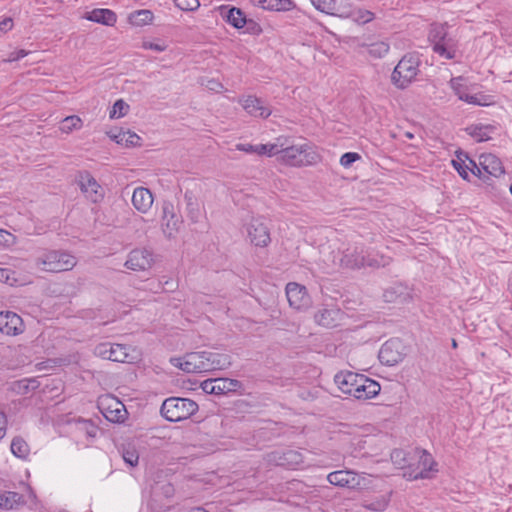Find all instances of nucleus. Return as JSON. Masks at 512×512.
Wrapping results in <instances>:
<instances>
[{"instance_id":"63","label":"nucleus","mask_w":512,"mask_h":512,"mask_svg":"<svg viewBox=\"0 0 512 512\" xmlns=\"http://www.w3.org/2000/svg\"><path fill=\"white\" fill-rule=\"evenodd\" d=\"M237 149L239 151H243L246 153H255L257 154L258 151V145H252V144H238Z\"/></svg>"},{"instance_id":"56","label":"nucleus","mask_w":512,"mask_h":512,"mask_svg":"<svg viewBox=\"0 0 512 512\" xmlns=\"http://www.w3.org/2000/svg\"><path fill=\"white\" fill-rule=\"evenodd\" d=\"M286 489L291 492H303L306 489V485L300 480L293 479L286 482Z\"/></svg>"},{"instance_id":"61","label":"nucleus","mask_w":512,"mask_h":512,"mask_svg":"<svg viewBox=\"0 0 512 512\" xmlns=\"http://www.w3.org/2000/svg\"><path fill=\"white\" fill-rule=\"evenodd\" d=\"M207 354L208 351H202L203 358L201 360L202 365H200L201 373L212 372V369L210 368V363L207 359Z\"/></svg>"},{"instance_id":"46","label":"nucleus","mask_w":512,"mask_h":512,"mask_svg":"<svg viewBox=\"0 0 512 512\" xmlns=\"http://www.w3.org/2000/svg\"><path fill=\"white\" fill-rule=\"evenodd\" d=\"M38 386H39V382L36 379L25 378V379L16 381L14 383L13 389L16 390L18 393L26 394L29 391H33V390L37 389Z\"/></svg>"},{"instance_id":"41","label":"nucleus","mask_w":512,"mask_h":512,"mask_svg":"<svg viewBox=\"0 0 512 512\" xmlns=\"http://www.w3.org/2000/svg\"><path fill=\"white\" fill-rule=\"evenodd\" d=\"M83 125L82 119L77 115L65 117L59 126V130L63 133H71L74 130H79Z\"/></svg>"},{"instance_id":"1","label":"nucleus","mask_w":512,"mask_h":512,"mask_svg":"<svg viewBox=\"0 0 512 512\" xmlns=\"http://www.w3.org/2000/svg\"><path fill=\"white\" fill-rule=\"evenodd\" d=\"M334 382L346 395L357 400H367L377 396L381 390L380 384L359 373L340 371L334 376Z\"/></svg>"},{"instance_id":"55","label":"nucleus","mask_w":512,"mask_h":512,"mask_svg":"<svg viewBox=\"0 0 512 512\" xmlns=\"http://www.w3.org/2000/svg\"><path fill=\"white\" fill-rule=\"evenodd\" d=\"M202 390L207 394L219 395V391H215L217 388V378L207 379L201 383Z\"/></svg>"},{"instance_id":"44","label":"nucleus","mask_w":512,"mask_h":512,"mask_svg":"<svg viewBox=\"0 0 512 512\" xmlns=\"http://www.w3.org/2000/svg\"><path fill=\"white\" fill-rule=\"evenodd\" d=\"M110 353L109 354V360L113 362H121L124 363L127 361L128 358V348L125 345L122 344H111L109 347Z\"/></svg>"},{"instance_id":"53","label":"nucleus","mask_w":512,"mask_h":512,"mask_svg":"<svg viewBox=\"0 0 512 512\" xmlns=\"http://www.w3.org/2000/svg\"><path fill=\"white\" fill-rule=\"evenodd\" d=\"M312 5L320 12L330 15L333 0H310Z\"/></svg>"},{"instance_id":"37","label":"nucleus","mask_w":512,"mask_h":512,"mask_svg":"<svg viewBox=\"0 0 512 512\" xmlns=\"http://www.w3.org/2000/svg\"><path fill=\"white\" fill-rule=\"evenodd\" d=\"M119 452L122 456V459L128 466L136 467L138 465L139 453L133 444H131V443L123 444L119 448Z\"/></svg>"},{"instance_id":"60","label":"nucleus","mask_w":512,"mask_h":512,"mask_svg":"<svg viewBox=\"0 0 512 512\" xmlns=\"http://www.w3.org/2000/svg\"><path fill=\"white\" fill-rule=\"evenodd\" d=\"M469 161V168L468 170L475 176L481 178V168H480V165L478 166L477 163L475 162V160L471 159L469 157V159H467Z\"/></svg>"},{"instance_id":"62","label":"nucleus","mask_w":512,"mask_h":512,"mask_svg":"<svg viewBox=\"0 0 512 512\" xmlns=\"http://www.w3.org/2000/svg\"><path fill=\"white\" fill-rule=\"evenodd\" d=\"M27 54H28V52L24 49H19V50L13 51L10 54L8 61H10V62L18 61V60L24 58L25 56H27Z\"/></svg>"},{"instance_id":"14","label":"nucleus","mask_w":512,"mask_h":512,"mask_svg":"<svg viewBox=\"0 0 512 512\" xmlns=\"http://www.w3.org/2000/svg\"><path fill=\"white\" fill-rule=\"evenodd\" d=\"M154 263V254L146 248H136L130 251L124 263L127 269L133 271H145L150 269Z\"/></svg>"},{"instance_id":"33","label":"nucleus","mask_w":512,"mask_h":512,"mask_svg":"<svg viewBox=\"0 0 512 512\" xmlns=\"http://www.w3.org/2000/svg\"><path fill=\"white\" fill-rule=\"evenodd\" d=\"M484 164L487 167V175L493 177H500L505 173L504 166L501 160L494 154H483Z\"/></svg>"},{"instance_id":"32","label":"nucleus","mask_w":512,"mask_h":512,"mask_svg":"<svg viewBox=\"0 0 512 512\" xmlns=\"http://www.w3.org/2000/svg\"><path fill=\"white\" fill-rule=\"evenodd\" d=\"M465 130L477 142H484L490 139L489 133L494 132L495 127L492 125L473 124Z\"/></svg>"},{"instance_id":"2","label":"nucleus","mask_w":512,"mask_h":512,"mask_svg":"<svg viewBox=\"0 0 512 512\" xmlns=\"http://www.w3.org/2000/svg\"><path fill=\"white\" fill-rule=\"evenodd\" d=\"M322 157L316 147L310 143L280 147L278 161L291 167L313 166L321 162Z\"/></svg>"},{"instance_id":"19","label":"nucleus","mask_w":512,"mask_h":512,"mask_svg":"<svg viewBox=\"0 0 512 512\" xmlns=\"http://www.w3.org/2000/svg\"><path fill=\"white\" fill-rule=\"evenodd\" d=\"M327 480L330 484L354 489L359 486L358 475L349 470H338L328 474Z\"/></svg>"},{"instance_id":"29","label":"nucleus","mask_w":512,"mask_h":512,"mask_svg":"<svg viewBox=\"0 0 512 512\" xmlns=\"http://www.w3.org/2000/svg\"><path fill=\"white\" fill-rule=\"evenodd\" d=\"M184 200L186 203L187 217L191 220V222L197 223L199 221L201 212L196 196L192 191L186 190L184 193Z\"/></svg>"},{"instance_id":"26","label":"nucleus","mask_w":512,"mask_h":512,"mask_svg":"<svg viewBox=\"0 0 512 512\" xmlns=\"http://www.w3.org/2000/svg\"><path fill=\"white\" fill-rule=\"evenodd\" d=\"M384 300L386 302H399L404 303L411 298L410 292L406 286L401 284H395L387 288L383 293Z\"/></svg>"},{"instance_id":"27","label":"nucleus","mask_w":512,"mask_h":512,"mask_svg":"<svg viewBox=\"0 0 512 512\" xmlns=\"http://www.w3.org/2000/svg\"><path fill=\"white\" fill-rule=\"evenodd\" d=\"M252 4L269 11H289L294 7L292 0H251Z\"/></svg>"},{"instance_id":"20","label":"nucleus","mask_w":512,"mask_h":512,"mask_svg":"<svg viewBox=\"0 0 512 512\" xmlns=\"http://www.w3.org/2000/svg\"><path fill=\"white\" fill-rule=\"evenodd\" d=\"M219 12L221 17L235 29L244 28L246 15L242 9L235 6L221 5L219 7Z\"/></svg>"},{"instance_id":"23","label":"nucleus","mask_w":512,"mask_h":512,"mask_svg":"<svg viewBox=\"0 0 512 512\" xmlns=\"http://www.w3.org/2000/svg\"><path fill=\"white\" fill-rule=\"evenodd\" d=\"M132 204L137 211L147 213L153 204L151 191L145 187L135 188L132 195Z\"/></svg>"},{"instance_id":"10","label":"nucleus","mask_w":512,"mask_h":512,"mask_svg":"<svg viewBox=\"0 0 512 512\" xmlns=\"http://www.w3.org/2000/svg\"><path fill=\"white\" fill-rule=\"evenodd\" d=\"M248 238L255 247L264 248L271 242L270 228L263 217H253L246 227Z\"/></svg>"},{"instance_id":"30","label":"nucleus","mask_w":512,"mask_h":512,"mask_svg":"<svg viewBox=\"0 0 512 512\" xmlns=\"http://www.w3.org/2000/svg\"><path fill=\"white\" fill-rule=\"evenodd\" d=\"M207 359L212 371L227 369L232 361L231 356L226 353L208 351Z\"/></svg>"},{"instance_id":"25","label":"nucleus","mask_w":512,"mask_h":512,"mask_svg":"<svg viewBox=\"0 0 512 512\" xmlns=\"http://www.w3.org/2000/svg\"><path fill=\"white\" fill-rule=\"evenodd\" d=\"M215 391H219V395H228L231 393L244 395L245 386L240 380L237 379L217 378V388Z\"/></svg>"},{"instance_id":"6","label":"nucleus","mask_w":512,"mask_h":512,"mask_svg":"<svg viewBox=\"0 0 512 512\" xmlns=\"http://www.w3.org/2000/svg\"><path fill=\"white\" fill-rule=\"evenodd\" d=\"M42 270L47 272H62L71 270L76 265V258L66 251L48 250L36 260Z\"/></svg>"},{"instance_id":"7","label":"nucleus","mask_w":512,"mask_h":512,"mask_svg":"<svg viewBox=\"0 0 512 512\" xmlns=\"http://www.w3.org/2000/svg\"><path fill=\"white\" fill-rule=\"evenodd\" d=\"M265 460L270 465L296 469L304 463V456L299 450L286 447L266 453Z\"/></svg>"},{"instance_id":"31","label":"nucleus","mask_w":512,"mask_h":512,"mask_svg":"<svg viewBox=\"0 0 512 512\" xmlns=\"http://www.w3.org/2000/svg\"><path fill=\"white\" fill-rule=\"evenodd\" d=\"M25 503L24 496L18 492L7 491L0 495V508L5 510H12L19 505Z\"/></svg>"},{"instance_id":"43","label":"nucleus","mask_w":512,"mask_h":512,"mask_svg":"<svg viewBox=\"0 0 512 512\" xmlns=\"http://www.w3.org/2000/svg\"><path fill=\"white\" fill-rule=\"evenodd\" d=\"M76 428L79 433L84 434L87 438H95L98 433V427L92 420L80 418L76 421Z\"/></svg>"},{"instance_id":"59","label":"nucleus","mask_w":512,"mask_h":512,"mask_svg":"<svg viewBox=\"0 0 512 512\" xmlns=\"http://www.w3.org/2000/svg\"><path fill=\"white\" fill-rule=\"evenodd\" d=\"M13 28V20L10 17L0 21V35L7 33Z\"/></svg>"},{"instance_id":"36","label":"nucleus","mask_w":512,"mask_h":512,"mask_svg":"<svg viewBox=\"0 0 512 512\" xmlns=\"http://www.w3.org/2000/svg\"><path fill=\"white\" fill-rule=\"evenodd\" d=\"M202 358V351L187 353L185 355L183 371L186 373H201L200 365H202Z\"/></svg>"},{"instance_id":"21","label":"nucleus","mask_w":512,"mask_h":512,"mask_svg":"<svg viewBox=\"0 0 512 512\" xmlns=\"http://www.w3.org/2000/svg\"><path fill=\"white\" fill-rule=\"evenodd\" d=\"M363 255L364 246H355L352 249H347L343 252L340 258V265L347 269H361L363 268Z\"/></svg>"},{"instance_id":"24","label":"nucleus","mask_w":512,"mask_h":512,"mask_svg":"<svg viewBox=\"0 0 512 512\" xmlns=\"http://www.w3.org/2000/svg\"><path fill=\"white\" fill-rule=\"evenodd\" d=\"M85 19L106 26H114L117 22V15L107 8H95L86 13Z\"/></svg>"},{"instance_id":"45","label":"nucleus","mask_w":512,"mask_h":512,"mask_svg":"<svg viewBox=\"0 0 512 512\" xmlns=\"http://www.w3.org/2000/svg\"><path fill=\"white\" fill-rule=\"evenodd\" d=\"M281 138L277 139L276 143H268V144H259L258 145V155H267L271 156H279L280 147L283 146V143H280Z\"/></svg>"},{"instance_id":"17","label":"nucleus","mask_w":512,"mask_h":512,"mask_svg":"<svg viewBox=\"0 0 512 512\" xmlns=\"http://www.w3.org/2000/svg\"><path fill=\"white\" fill-rule=\"evenodd\" d=\"M24 331L22 318L12 311L0 312V332L9 336H16Z\"/></svg>"},{"instance_id":"16","label":"nucleus","mask_w":512,"mask_h":512,"mask_svg":"<svg viewBox=\"0 0 512 512\" xmlns=\"http://www.w3.org/2000/svg\"><path fill=\"white\" fill-rule=\"evenodd\" d=\"M344 312L334 306H325L319 309L315 315L314 319L317 324L326 327V328H334L340 325L341 321L344 319Z\"/></svg>"},{"instance_id":"12","label":"nucleus","mask_w":512,"mask_h":512,"mask_svg":"<svg viewBox=\"0 0 512 512\" xmlns=\"http://www.w3.org/2000/svg\"><path fill=\"white\" fill-rule=\"evenodd\" d=\"M463 80L464 78L459 76L452 78L449 82L450 87L461 101L477 106H487L491 103V97L483 93L468 95V87L462 83Z\"/></svg>"},{"instance_id":"38","label":"nucleus","mask_w":512,"mask_h":512,"mask_svg":"<svg viewBox=\"0 0 512 512\" xmlns=\"http://www.w3.org/2000/svg\"><path fill=\"white\" fill-rule=\"evenodd\" d=\"M154 15L152 11L142 9L134 11L129 15V21L134 26H144L152 22Z\"/></svg>"},{"instance_id":"50","label":"nucleus","mask_w":512,"mask_h":512,"mask_svg":"<svg viewBox=\"0 0 512 512\" xmlns=\"http://www.w3.org/2000/svg\"><path fill=\"white\" fill-rule=\"evenodd\" d=\"M244 28L246 33L254 36H259L263 32V29L258 22H256L254 19H250L247 17Z\"/></svg>"},{"instance_id":"51","label":"nucleus","mask_w":512,"mask_h":512,"mask_svg":"<svg viewBox=\"0 0 512 512\" xmlns=\"http://www.w3.org/2000/svg\"><path fill=\"white\" fill-rule=\"evenodd\" d=\"M361 158L360 154L356 152H346L340 158V164L344 168H349L352 164Z\"/></svg>"},{"instance_id":"39","label":"nucleus","mask_w":512,"mask_h":512,"mask_svg":"<svg viewBox=\"0 0 512 512\" xmlns=\"http://www.w3.org/2000/svg\"><path fill=\"white\" fill-rule=\"evenodd\" d=\"M457 159L452 160V165L458 174L464 179L469 180L468 168L469 166L465 164V161L469 159L468 153L459 150L457 153Z\"/></svg>"},{"instance_id":"28","label":"nucleus","mask_w":512,"mask_h":512,"mask_svg":"<svg viewBox=\"0 0 512 512\" xmlns=\"http://www.w3.org/2000/svg\"><path fill=\"white\" fill-rule=\"evenodd\" d=\"M363 268L370 267V268H380V267H386L390 264L391 258L385 255H381L378 253H374L372 251H369L364 247V255H363Z\"/></svg>"},{"instance_id":"22","label":"nucleus","mask_w":512,"mask_h":512,"mask_svg":"<svg viewBox=\"0 0 512 512\" xmlns=\"http://www.w3.org/2000/svg\"><path fill=\"white\" fill-rule=\"evenodd\" d=\"M102 414L109 422L122 423L127 417V410L119 400L111 398L110 403L102 408Z\"/></svg>"},{"instance_id":"35","label":"nucleus","mask_w":512,"mask_h":512,"mask_svg":"<svg viewBox=\"0 0 512 512\" xmlns=\"http://www.w3.org/2000/svg\"><path fill=\"white\" fill-rule=\"evenodd\" d=\"M330 15L349 18L354 15L352 3L349 0H333Z\"/></svg>"},{"instance_id":"48","label":"nucleus","mask_w":512,"mask_h":512,"mask_svg":"<svg viewBox=\"0 0 512 512\" xmlns=\"http://www.w3.org/2000/svg\"><path fill=\"white\" fill-rule=\"evenodd\" d=\"M128 111L129 105L123 99H118L115 101L109 116L110 118H120L125 116Z\"/></svg>"},{"instance_id":"13","label":"nucleus","mask_w":512,"mask_h":512,"mask_svg":"<svg viewBox=\"0 0 512 512\" xmlns=\"http://www.w3.org/2000/svg\"><path fill=\"white\" fill-rule=\"evenodd\" d=\"M286 296L289 305L298 311L306 310L312 304L306 287L296 282H289L286 285Z\"/></svg>"},{"instance_id":"18","label":"nucleus","mask_w":512,"mask_h":512,"mask_svg":"<svg viewBox=\"0 0 512 512\" xmlns=\"http://www.w3.org/2000/svg\"><path fill=\"white\" fill-rule=\"evenodd\" d=\"M242 106L244 110L253 117L266 119L272 113L270 107L265 104L264 100L252 95L243 100Z\"/></svg>"},{"instance_id":"9","label":"nucleus","mask_w":512,"mask_h":512,"mask_svg":"<svg viewBox=\"0 0 512 512\" xmlns=\"http://www.w3.org/2000/svg\"><path fill=\"white\" fill-rule=\"evenodd\" d=\"M413 458H417L418 462L416 466L412 464V468H408V475L411 479H427L430 478L432 471H436L435 466L437 463L425 449L415 448L412 454Z\"/></svg>"},{"instance_id":"58","label":"nucleus","mask_w":512,"mask_h":512,"mask_svg":"<svg viewBox=\"0 0 512 512\" xmlns=\"http://www.w3.org/2000/svg\"><path fill=\"white\" fill-rule=\"evenodd\" d=\"M110 346H111L110 343H101V344H99L96 347V349H95L96 354L101 356L104 359H108L109 360V354H111L110 353V349H109Z\"/></svg>"},{"instance_id":"15","label":"nucleus","mask_w":512,"mask_h":512,"mask_svg":"<svg viewBox=\"0 0 512 512\" xmlns=\"http://www.w3.org/2000/svg\"><path fill=\"white\" fill-rule=\"evenodd\" d=\"M78 185L81 192L92 203H98L103 199V189L88 171L79 174Z\"/></svg>"},{"instance_id":"8","label":"nucleus","mask_w":512,"mask_h":512,"mask_svg":"<svg viewBox=\"0 0 512 512\" xmlns=\"http://www.w3.org/2000/svg\"><path fill=\"white\" fill-rule=\"evenodd\" d=\"M406 356V347L400 338L387 340L378 353L379 361L386 366H395Z\"/></svg>"},{"instance_id":"40","label":"nucleus","mask_w":512,"mask_h":512,"mask_svg":"<svg viewBox=\"0 0 512 512\" xmlns=\"http://www.w3.org/2000/svg\"><path fill=\"white\" fill-rule=\"evenodd\" d=\"M412 454L407 453L402 449H395L391 453L392 462L399 468H412Z\"/></svg>"},{"instance_id":"34","label":"nucleus","mask_w":512,"mask_h":512,"mask_svg":"<svg viewBox=\"0 0 512 512\" xmlns=\"http://www.w3.org/2000/svg\"><path fill=\"white\" fill-rule=\"evenodd\" d=\"M110 137L117 143L125 145L126 147H136L141 145V137L135 132L119 131L117 134H112Z\"/></svg>"},{"instance_id":"57","label":"nucleus","mask_w":512,"mask_h":512,"mask_svg":"<svg viewBox=\"0 0 512 512\" xmlns=\"http://www.w3.org/2000/svg\"><path fill=\"white\" fill-rule=\"evenodd\" d=\"M143 48L150 49V50L157 51V52H163L166 50L167 45L163 41H160V42L145 41V42H143Z\"/></svg>"},{"instance_id":"11","label":"nucleus","mask_w":512,"mask_h":512,"mask_svg":"<svg viewBox=\"0 0 512 512\" xmlns=\"http://www.w3.org/2000/svg\"><path fill=\"white\" fill-rule=\"evenodd\" d=\"M183 223L182 215L176 211L175 206L170 201H163L161 227L164 235L171 239L179 231Z\"/></svg>"},{"instance_id":"42","label":"nucleus","mask_w":512,"mask_h":512,"mask_svg":"<svg viewBox=\"0 0 512 512\" xmlns=\"http://www.w3.org/2000/svg\"><path fill=\"white\" fill-rule=\"evenodd\" d=\"M29 446L22 437H14L11 442V452L14 456L25 459L29 454Z\"/></svg>"},{"instance_id":"52","label":"nucleus","mask_w":512,"mask_h":512,"mask_svg":"<svg viewBox=\"0 0 512 512\" xmlns=\"http://www.w3.org/2000/svg\"><path fill=\"white\" fill-rule=\"evenodd\" d=\"M354 20L358 23L365 24L373 20L374 14L368 10H354V15L352 16Z\"/></svg>"},{"instance_id":"54","label":"nucleus","mask_w":512,"mask_h":512,"mask_svg":"<svg viewBox=\"0 0 512 512\" xmlns=\"http://www.w3.org/2000/svg\"><path fill=\"white\" fill-rule=\"evenodd\" d=\"M16 242V237L10 232L0 229V246L9 247L14 245Z\"/></svg>"},{"instance_id":"5","label":"nucleus","mask_w":512,"mask_h":512,"mask_svg":"<svg viewBox=\"0 0 512 512\" xmlns=\"http://www.w3.org/2000/svg\"><path fill=\"white\" fill-rule=\"evenodd\" d=\"M198 409V404L191 399L170 397L163 401L160 413L170 422H179L194 415Z\"/></svg>"},{"instance_id":"49","label":"nucleus","mask_w":512,"mask_h":512,"mask_svg":"<svg viewBox=\"0 0 512 512\" xmlns=\"http://www.w3.org/2000/svg\"><path fill=\"white\" fill-rule=\"evenodd\" d=\"M174 4L182 11H195L199 8V0H174Z\"/></svg>"},{"instance_id":"4","label":"nucleus","mask_w":512,"mask_h":512,"mask_svg":"<svg viewBox=\"0 0 512 512\" xmlns=\"http://www.w3.org/2000/svg\"><path fill=\"white\" fill-rule=\"evenodd\" d=\"M421 60L417 54H405L391 74V82L398 89L408 88L420 73Z\"/></svg>"},{"instance_id":"47","label":"nucleus","mask_w":512,"mask_h":512,"mask_svg":"<svg viewBox=\"0 0 512 512\" xmlns=\"http://www.w3.org/2000/svg\"><path fill=\"white\" fill-rule=\"evenodd\" d=\"M389 45L385 42L379 41L369 45L368 53L374 58H382L389 52Z\"/></svg>"},{"instance_id":"3","label":"nucleus","mask_w":512,"mask_h":512,"mask_svg":"<svg viewBox=\"0 0 512 512\" xmlns=\"http://www.w3.org/2000/svg\"><path fill=\"white\" fill-rule=\"evenodd\" d=\"M447 23H432L430 25L428 40L434 53L447 60L456 58L458 41L449 34Z\"/></svg>"},{"instance_id":"64","label":"nucleus","mask_w":512,"mask_h":512,"mask_svg":"<svg viewBox=\"0 0 512 512\" xmlns=\"http://www.w3.org/2000/svg\"><path fill=\"white\" fill-rule=\"evenodd\" d=\"M7 418L5 413L0 412V440L5 436Z\"/></svg>"}]
</instances>
